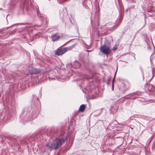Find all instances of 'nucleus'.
I'll list each match as a JSON object with an SVG mask.
<instances>
[{
  "mask_svg": "<svg viewBox=\"0 0 155 155\" xmlns=\"http://www.w3.org/2000/svg\"><path fill=\"white\" fill-rule=\"evenodd\" d=\"M66 140V137L64 139L63 138L61 140L58 139H56L47 144V149L50 151L53 150H56L57 148L60 147L61 144L64 143Z\"/></svg>",
  "mask_w": 155,
  "mask_h": 155,
  "instance_id": "1",
  "label": "nucleus"
},
{
  "mask_svg": "<svg viewBox=\"0 0 155 155\" xmlns=\"http://www.w3.org/2000/svg\"><path fill=\"white\" fill-rule=\"evenodd\" d=\"M100 51L103 54L107 55L110 54L111 52L109 47L106 45H104L100 47Z\"/></svg>",
  "mask_w": 155,
  "mask_h": 155,
  "instance_id": "2",
  "label": "nucleus"
},
{
  "mask_svg": "<svg viewBox=\"0 0 155 155\" xmlns=\"http://www.w3.org/2000/svg\"><path fill=\"white\" fill-rule=\"evenodd\" d=\"M66 52L64 48H58L55 51V54L56 55H61Z\"/></svg>",
  "mask_w": 155,
  "mask_h": 155,
  "instance_id": "3",
  "label": "nucleus"
},
{
  "mask_svg": "<svg viewBox=\"0 0 155 155\" xmlns=\"http://www.w3.org/2000/svg\"><path fill=\"white\" fill-rule=\"evenodd\" d=\"M40 72V70L38 68H32L30 71L29 72L31 74H35L39 73Z\"/></svg>",
  "mask_w": 155,
  "mask_h": 155,
  "instance_id": "4",
  "label": "nucleus"
},
{
  "mask_svg": "<svg viewBox=\"0 0 155 155\" xmlns=\"http://www.w3.org/2000/svg\"><path fill=\"white\" fill-rule=\"evenodd\" d=\"M52 41H55L58 40L60 38V36L58 35L57 34H54L51 36Z\"/></svg>",
  "mask_w": 155,
  "mask_h": 155,
  "instance_id": "5",
  "label": "nucleus"
},
{
  "mask_svg": "<svg viewBox=\"0 0 155 155\" xmlns=\"http://www.w3.org/2000/svg\"><path fill=\"white\" fill-rule=\"evenodd\" d=\"M74 47V45H72L70 46L64 48L65 50V52H66L68 51L72 50L73 48Z\"/></svg>",
  "mask_w": 155,
  "mask_h": 155,
  "instance_id": "6",
  "label": "nucleus"
},
{
  "mask_svg": "<svg viewBox=\"0 0 155 155\" xmlns=\"http://www.w3.org/2000/svg\"><path fill=\"white\" fill-rule=\"evenodd\" d=\"M85 109V106L84 104H83L81 105V106L79 108V110L80 112H83L84 111Z\"/></svg>",
  "mask_w": 155,
  "mask_h": 155,
  "instance_id": "7",
  "label": "nucleus"
},
{
  "mask_svg": "<svg viewBox=\"0 0 155 155\" xmlns=\"http://www.w3.org/2000/svg\"><path fill=\"white\" fill-rule=\"evenodd\" d=\"M117 49V47L116 45L114 46L113 48V49L114 50V51H115Z\"/></svg>",
  "mask_w": 155,
  "mask_h": 155,
  "instance_id": "8",
  "label": "nucleus"
},
{
  "mask_svg": "<svg viewBox=\"0 0 155 155\" xmlns=\"http://www.w3.org/2000/svg\"><path fill=\"white\" fill-rule=\"evenodd\" d=\"M65 135V133H61V134H60V136L61 137H62L63 135Z\"/></svg>",
  "mask_w": 155,
  "mask_h": 155,
  "instance_id": "9",
  "label": "nucleus"
},
{
  "mask_svg": "<svg viewBox=\"0 0 155 155\" xmlns=\"http://www.w3.org/2000/svg\"><path fill=\"white\" fill-rule=\"evenodd\" d=\"M116 74V73H115V76ZM114 77H115V76H114ZM114 78H115V77H114V78L113 79V82H114ZM113 84H112V87H113Z\"/></svg>",
  "mask_w": 155,
  "mask_h": 155,
  "instance_id": "10",
  "label": "nucleus"
},
{
  "mask_svg": "<svg viewBox=\"0 0 155 155\" xmlns=\"http://www.w3.org/2000/svg\"><path fill=\"white\" fill-rule=\"evenodd\" d=\"M64 138H61L60 140H61V139H63H63H64V138H66V137L67 138V137H66V136H64ZM66 140H67V139Z\"/></svg>",
  "mask_w": 155,
  "mask_h": 155,
  "instance_id": "11",
  "label": "nucleus"
}]
</instances>
